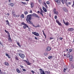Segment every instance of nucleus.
<instances>
[{"instance_id":"nucleus-1","label":"nucleus","mask_w":74,"mask_h":74,"mask_svg":"<svg viewBox=\"0 0 74 74\" xmlns=\"http://www.w3.org/2000/svg\"><path fill=\"white\" fill-rule=\"evenodd\" d=\"M35 16L36 18H38L39 19H40V17L38 16V15L35 13H33L32 15L31 14H29L27 16L26 21L29 24H31L33 26H34V25H33V23L31 21V18H32V16Z\"/></svg>"},{"instance_id":"nucleus-2","label":"nucleus","mask_w":74,"mask_h":74,"mask_svg":"<svg viewBox=\"0 0 74 74\" xmlns=\"http://www.w3.org/2000/svg\"><path fill=\"white\" fill-rule=\"evenodd\" d=\"M5 32L8 35V40H10V41H12V39H11V36H10V33L8 31H7L6 30H5Z\"/></svg>"},{"instance_id":"nucleus-3","label":"nucleus","mask_w":74,"mask_h":74,"mask_svg":"<svg viewBox=\"0 0 74 74\" xmlns=\"http://www.w3.org/2000/svg\"><path fill=\"white\" fill-rule=\"evenodd\" d=\"M17 55L18 56H20V58L22 59H24L25 58V54H23L17 53Z\"/></svg>"},{"instance_id":"nucleus-4","label":"nucleus","mask_w":74,"mask_h":74,"mask_svg":"<svg viewBox=\"0 0 74 74\" xmlns=\"http://www.w3.org/2000/svg\"><path fill=\"white\" fill-rule=\"evenodd\" d=\"M39 70L40 74H46L45 73L44 71L42 69H39Z\"/></svg>"},{"instance_id":"nucleus-5","label":"nucleus","mask_w":74,"mask_h":74,"mask_svg":"<svg viewBox=\"0 0 74 74\" xmlns=\"http://www.w3.org/2000/svg\"><path fill=\"white\" fill-rule=\"evenodd\" d=\"M56 9L55 8H54L53 12H54V14H56V15H58V14H59V12L58 11H56Z\"/></svg>"},{"instance_id":"nucleus-6","label":"nucleus","mask_w":74,"mask_h":74,"mask_svg":"<svg viewBox=\"0 0 74 74\" xmlns=\"http://www.w3.org/2000/svg\"><path fill=\"white\" fill-rule=\"evenodd\" d=\"M23 27L24 29H26V27H27L29 29H30V28H29V27L28 26V25H27V24H26L24 25V26H23Z\"/></svg>"},{"instance_id":"nucleus-7","label":"nucleus","mask_w":74,"mask_h":74,"mask_svg":"<svg viewBox=\"0 0 74 74\" xmlns=\"http://www.w3.org/2000/svg\"><path fill=\"white\" fill-rule=\"evenodd\" d=\"M43 5H44V6L45 7V8H48V6L47 5V4L46 3V2H45V1H44L43 2Z\"/></svg>"},{"instance_id":"nucleus-8","label":"nucleus","mask_w":74,"mask_h":74,"mask_svg":"<svg viewBox=\"0 0 74 74\" xmlns=\"http://www.w3.org/2000/svg\"><path fill=\"white\" fill-rule=\"evenodd\" d=\"M43 5H44V6L45 7V8H48V6L47 5V4L46 3V2H45V1H44L43 2Z\"/></svg>"},{"instance_id":"nucleus-9","label":"nucleus","mask_w":74,"mask_h":74,"mask_svg":"<svg viewBox=\"0 0 74 74\" xmlns=\"http://www.w3.org/2000/svg\"><path fill=\"white\" fill-rule=\"evenodd\" d=\"M63 21L64 23V25H66V26H68V25H69V23L68 22H67L66 23L65 22V21H64V19L63 20Z\"/></svg>"},{"instance_id":"nucleus-10","label":"nucleus","mask_w":74,"mask_h":74,"mask_svg":"<svg viewBox=\"0 0 74 74\" xmlns=\"http://www.w3.org/2000/svg\"><path fill=\"white\" fill-rule=\"evenodd\" d=\"M32 33L33 34H34L35 36H40V34H39L38 33H37L36 32H33Z\"/></svg>"},{"instance_id":"nucleus-11","label":"nucleus","mask_w":74,"mask_h":74,"mask_svg":"<svg viewBox=\"0 0 74 74\" xmlns=\"http://www.w3.org/2000/svg\"><path fill=\"white\" fill-rule=\"evenodd\" d=\"M56 23L58 24V25L59 26H62V24L60 23L59 22V21H58V20H56Z\"/></svg>"},{"instance_id":"nucleus-12","label":"nucleus","mask_w":74,"mask_h":74,"mask_svg":"<svg viewBox=\"0 0 74 74\" xmlns=\"http://www.w3.org/2000/svg\"><path fill=\"white\" fill-rule=\"evenodd\" d=\"M68 30L69 32H73V30H74V28H69L68 29Z\"/></svg>"},{"instance_id":"nucleus-13","label":"nucleus","mask_w":74,"mask_h":74,"mask_svg":"<svg viewBox=\"0 0 74 74\" xmlns=\"http://www.w3.org/2000/svg\"><path fill=\"white\" fill-rule=\"evenodd\" d=\"M55 1L58 4H60V0H55Z\"/></svg>"},{"instance_id":"nucleus-14","label":"nucleus","mask_w":74,"mask_h":74,"mask_svg":"<svg viewBox=\"0 0 74 74\" xmlns=\"http://www.w3.org/2000/svg\"><path fill=\"white\" fill-rule=\"evenodd\" d=\"M34 3L31 2L30 4L31 8H33V7H34Z\"/></svg>"},{"instance_id":"nucleus-15","label":"nucleus","mask_w":74,"mask_h":74,"mask_svg":"<svg viewBox=\"0 0 74 74\" xmlns=\"http://www.w3.org/2000/svg\"><path fill=\"white\" fill-rule=\"evenodd\" d=\"M24 17H25V15L23 14H22L20 16V18H21V19H22L23 18H24Z\"/></svg>"},{"instance_id":"nucleus-16","label":"nucleus","mask_w":74,"mask_h":74,"mask_svg":"<svg viewBox=\"0 0 74 74\" xmlns=\"http://www.w3.org/2000/svg\"><path fill=\"white\" fill-rule=\"evenodd\" d=\"M15 59L16 61V62H19V59L18 58V57H15Z\"/></svg>"},{"instance_id":"nucleus-17","label":"nucleus","mask_w":74,"mask_h":74,"mask_svg":"<svg viewBox=\"0 0 74 74\" xmlns=\"http://www.w3.org/2000/svg\"><path fill=\"white\" fill-rule=\"evenodd\" d=\"M51 48L50 47H47V50L48 51H51Z\"/></svg>"},{"instance_id":"nucleus-18","label":"nucleus","mask_w":74,"mask_h":74,"mask_svg":"<svg viewBox=\"0 0 74 74\" xmlns=\"http://www.w3.org/2000/svg\"><path fill=\"white\" fill-rule=\"evenodd\" d=\"M42 9L43 11H44V12H47V10L46 9V8H45V7H42Z\"/></svg>"},{"instance_id":"nucleus-19","label":"nucleus","mask_w":74,"mask_h":74,"mask_svg":"<svg viewBox=\"0 0 74 74\" xmlns=\"http://www.w3.org/2000/svg\"><path fill=\"white\" fill-rule=\"evenodd\" d=\"M16 71L18 73H21V71L19 70L18 68H17V69H16Z\"/></svg>"},{"instance_id":"nucleus-20","label":"nucleus","mask_w":74,"mask_h":74,"mask_svg":"<svg viewBox=\"0 0 74 74\" xmlns=\"http://www.w3.org/2000/svg\"><path fill=\"white\" fill-rule=\"evenodd\" d=\"M69 59L70 61H72L73 60V56H70Z\"/></svg>"},{"instance_id":"nucleus-21","label":"nucleus","mask_w":74,"mask_h":74,"mask_svg":"<svg viewBox=\"0 0 74 74\" xmlns=\"http://www.w3.org/2000/svg\"><path fill=\"white\" fill-rule=\"evenodd\" d=\"M5 66H9V63L7 62H4Z\"/></svg>"},{"instance_id":"nucleus-22","label":"nucleus","mask_w":74,"mask_h":74,"mask_svg":"<svg viewBox=\"0 0 74 74\" xmlns=\"http://www.w3.org/2000/svg\"><path fill=\"white\" fill-rule=\"evenodd\" d=\"M9 5L11 6V7H14V4H13V3H10Z\"/></svg>"},{"instance_id":"nucleus-23","label":"nucleus","mask_w":74,"mask_h":74,"mask_svg":"<svg viewBox=\"0 0 74 74\" xmlns=\"http://www.w3.org/2000/svg\"><path fill=\"white\" fill-rule=\"evenodd\" d=\"M17 51L18 52V53H20V54H21V52H22V50H18Z\"/></svg>"},{"instance_id":"nucleus-24","label":"nucleus","mask_w":74,"mask_h":74,"mask_svg":"<svg viewBox=\"0 0 74 74\" xmlns=\"http://www.w3.org/2000/svg\"><path fill=\"white\" fill-rule=\"evenodd\" d=\"M5 55L6 56H8L9 59H10V55H9L7 53L5 54Z\"/></svg>"},{"instance_id":"nucleus-25","label":"nucleus","mask_w":74,"mask_h":74,"mask_svg":"<svg viewBox=\"0 0 74 74\" xmlns=\"http://www.w3.org/2000/svg\"><path fill=\"white\" fill-rule=\"evenodd\" d=\"M42 32H43V34L44 36H45V38H46V35H45V33H44V31L43 30H42Z\"/></svg>"},{"instance_id":"nucleus-26","label":"nucleus","mask_w":74,"mask_h":74,"mask_svg":"<svg viewBox=\"0 0 74 74\" xmlns=\"http://www.w3.org/2000/svg\"><path fill=\"white\" fill-rule=\"evenodd\" d=\"M26 62L27 63V65H30L31 64V63H30L29 61H26Z\"/></svg>"},{"instance_id":"nucleus-27","label":"nucleus","mask_w":74,"mask_h":74,"mask_svg":"<svg viewBox=\"0 0 74 74\" xmlns=\"http://www.w3.org/2000/svg\"><path fill=\"white\" fill-rule=\"evenodd\" d=\"M72 51H73V49H70L69 50V53H70V52H71Z\"/></svg>"},{"instance_id":"nucleus-28","label":"nucleus","mask_w":74,"mask_h":74,"mask_svg":"<svg viewBox=\"0 0 74 74\" xmlns=\"http://www.w3.org/2000/svg\"><path fill=\"white\" fill-rule=\"evenodd\" d=\"M7 23V25H8L9 26H10V23H9V22L8 21V20H7L6 21Z\"/></svg>"},{"instance_id":"nucleus-29","label":"nucleus","mask_w":74,"mask_h":74,"mask_svg":"<svg viewBox=\"0 0 74 74\" xmlns=\"http://www.w3.org/2000/svg\"><path fill=\"white\" fill-rule=\"evenodd\" d=\"M66 57H67V58H69V57H70V54L67 53L66 55Z\"/></svg>"},{"instance_id":"nucleus-30","label":"nucleus","mask_w":74,"mask_h":74,"mask_svg":"<svg viewBox=\"0 0 74 74\" xmlns=\"http://www.w3.org/2000/svg\"><path fill=\"white\" fill-rule=\"evenodd\" d=\"M24 13L25 15H27V14H28V12L27 11H26L24 12Z\"/></svg>"},{"instance_id":"nucleus-31","label":"nucleus","mask_w":74,"mask_h":74,"mask_svg":"<svg viewBox=\"0 0 74 74\" xmlns=\"http://www.w3.org/2000/svg\"><path fill=\"white\" fill-rule=\"evenodd\" d=\"M17 45H18V46H19V47H21V45H20V44L18 42H17Z\"/></svg>"},{"instance_id":"nucleus-32","label":"nucleus","mask_w":74,"mask_h":74,"mask_svg":"<svg viewBox=\"0 0 74 74\" xmlns=\"http://www.w3.org/2000/svg\"><path fill=\"white\" fill-rule=\"evenodd\" d=\"M72 7L74 8V1H73V4L72 5Z\"/></svg>"},{"instance_id":"nucleus-33","label":"nucleus","mask_w":74,"mask_h":74,"mask_svg":"<svg viewBox=\"0 0 74 74\" xmlns=\"http://www.w3.org/2000/svg\"><path fill=\"white\" fill-rule=\"evenodd\" d=\"M21 3H22L23 4H25V5H26V2H21Z\"/></svg>"},{"instance_id":"nucleus-34","label":"nucleus","mask_w":74,"mask_h":74,"mask_svg":"<svg viewBox=\"0 0 74 74\" xmlns=\"http://www.w3.org/2000/svg\"><path fill=\"white\" fill-rule=\"evenodd\" d=\"M52 58V56H49L48 57V58L49 59H51Z\"/></svg>"},{"instance_id":"nucleus-35","label":"nucleus","mask_w":74,"mask_h":74,"mask_svg":"<svg viewBox=\"0 0 74 74\" xmlns=\"http://www.w3.org/2000/svg\"><path fill=\"white\" fill-rule=\"evenodd\" d=\"M45 73H46L47 74H49L50 73L48 71H45Z\"/></svg>"},{"instance_id":"nucleus-36","label":"nucleus","mask_w":74,"mask_h":74,"mask_svg":"<svg viewBox=\"0 0 74 74\" xmlns=\"http://www.w3.org/2000/svg\"><path fill=\"white\" fill-rule=\"evenodd\" d=\"M19 16H20V15L19 14L16 15V17H17V18H18V17H19Z\"/></svg>"},{"instance_id":"nucleus-37","label":"nucleus","mask_w":74,"mask_h":74,"mask_svg":"<svg viewBox=\"0 0 74 74\" xmlns=\"http://www.w3.org/2000/svg\"><path fill=\"white\" fill-rule=\"evenodd\" d=\"M46 3L47 4H49L50 3H49V1H47V2H46Z\"/></svg>"},{"instance_id":"nucleus-38","label":"nucleus","mask_w":74,"mask_h":74,"mask_svg":"<svg viewBox=\"0 0 74 74\" xmlns=\"http://www.w3.org/2000/svg\"><path fill=\"white\" fill-rule=\"evenodd\" d=\"M15 13V11H14V10H12V14H13Z\"/></svg>"},{"instance_id":"nucleus-39","label":"nucleus","mask_w":74,"mask_h":74,"mask_svg":"<svg viewBox=\"0 0 74 74\" xmlns=\"http://www.w3.org/2000/svg\"><path fill=\"white\" fill-rule=\"evenodd\" d=\"M60 1H61V2H62V3H63V4H64V1H63V0H60Z\"/></svg>"},{"instance_id":"nucleus-40","label":"nucleus","mask_w":74,"mask_h":74,"mask_svg":"<svg viewBox=\"0 0 74 74\" xmlns=\"http://www.w3.org/2000/svg\"><path fill=\"white\" fill-rule=\"evenodd\" d=\"M57 16H54L55 19H57Z\"/></svg>"},{"instance_id":"nucleus-41","label":"nucleus","mask_w":74,"mask_h":74,"mask_svg":"<svg viewBox=\"0 0 74 74\" xmlns=\"http://www.w3.org/2000/svg\"><path fill=\"white\" fill-rule=\"evenodd\" d=\"M20 67L21 68V69H23L24 68V67L23 66L20 65Z\"/></svg>"},{"instance_id":"nucleus-42","label":"nucleus","mask_w":74,"mask_h":74,"mask_svg":"<svg viewBox=\"0 0 74 74\" xmlns=\"http://www.w3.org/2000/svg\"><path fill=\"white\" fill-rule=\"evenodd\" d=\"M66 69H64L63 70L64 72H66Z\"/></svg>"},{"instance_id":"nucleus-43","label":"nucleus","mask_w":74,"mask_h":74,"mask_svg":"<svg viewBox=\"0 0 74 74\" xmlns=\"http://www.w3.org/2000/svg\"><path fill=\"white\" fill-rule=\"evenodd\" d=\"M26 24L24 23H21V24L22 25H24L25 24Z\"/></svg>"},{"instance_id":"nucleus-44","label":"nucleus","mask_w":74,"mask_h":74,"mask_svg":"<svg viewBox=\"0 0 74 74\" xmlns=\"http://www.w3.org/2000/svg\"><path fill=\"white\" fill-rule=\"evenodd\" d=\"M23 71H26V70H25V69H23Z\"/></svg>"},{"instance_id":"nucleus-45","label":"nucleus","mask_w":74,"mask_h":74,"mask_svg":"<svg viewBox=\"0 0 74 74\" xmlns=\"http://www.w3.org/2000/svg\"><path fill=\"white\" fill-rule=\"evenodd\" d=\"M60 40H63V38H62L60 37Z\"/></svg>"},{"instance_id":"nucleus-46","label":"nucleus","mask_w":74,"mask_h":74,"mask_svg":"<svg viewBox=\"0 0 74 74\" xmlns=\"http://www.w3.org/2000/svg\"><path fill=\"white\" fill-rule=\"evenodd\" d=\"M13 15L14 17H15V14H13Z\"/></svg>"},{"instance_id":"nucleus-47","label":"nucleus","mask_w":74,"mask_h":74,"mask_svg":"<svg viewBox=\"0 0 74 74\" xmlns=\"http://www.w3.org/2000/svg\"><path fill=\"white\" fill-rule=\"evenodd\" d=\"M31 72L33 74H34V71H32Z\"/></svg>"},{"instance_id":"nucleus-48","label":"nucleus","mask_w":74,"mask_h":74,"mask_svg":"<svg viewBox=\"0 0 74 74\" xmlns=\"http://www.w3.org/2000/svg\"><path fill=\"white\" fill-rule=\"evenodd\" d=\"M71 4V3L70 2H69L68 3V4L70 5V4Z\"/></svg>"},{"instance_id":"nucleus-49","label":"nucleus","mask_w":74,"mask_h":74,"mask_svg":"<svg viewBox=\"0 0 74 74\" xmlns=\"http://www.w3.org/2000/svg\"><path fill=\"white\" fill-rule=\"evenodd\" d=\"M53 38H50V40H52Z\"/></svg>"},{"instance_id":"nucleus-50","label":"nucleus","mask_w":74,"mask_h":74,"mask_svg":"<svg viewBox=\"0 0 74 74\" xmlns=\"http://www.w3.org/2000/svg\"><path fill=\"white\" fill-rule=\"evenodd\" d=\"M64 1L65 3H66L67 2V0H64Z\"/></svg>"},{"instance_id":"nucleus-51","label":"nucleus","mask_w":74,"mask_h":74,"mask_svg":"<svg viewBox=\"0 0 74 74\" xmlns=\"http://www.w3.org/2000/svg\"><path fill=\"white\" fill-rule=\"evenodd\" d=\"M29 13H33V12H32V10H30V12H29Z\"/></svg>"},{"instance_id":"nucleus-52","label":"nucleus","mask_w":74,"mask_h":74,"mask_svg":"<svg viewBox=\"0 0 74 74\" xmlns=\"http://www.w3.org/2000/svg\"><path fill=\"white\" fill-rule=\"evenodd\" d=\"M22 60H23V61H24L25 62H26V61H26V60H23V59Z\"/></svg>"},{"instance_id":"nucleus-53","label":"nucleus","mask_w":74,"mask_h":74,"mask_svg":"<svg viewBox=\"0 0 74 74\" xmlns=\"http://www.w3.org/2000/svg\"><path fill=\"white\" fill-rule=\"evenodd\" d=\"M41 12H42H42L43 11H42V9L41 10Z\"/></svg>"},{"instance_id":"nucleus-54","label":"nucleus","mask_w":74,"mask_h":74,"mask_svg":"<svg viewBox=\"0 0 74 74\" xmlns=\"http://www.w3.org/2000/svg\"><path fill=\"white\" fill-rule=\"evenodd\" d=\"M7 15H8V16H9L10 15V14L9 13H8Z\"/></svg>"},{"instance_id":"nucleus-55","label":"nucleus","mask_w":74,"mask_h":74,"mask_svg":"<svg viewBox=\"0 0 74 74\" xmlns=\"http://www.w3.org/2000/svg\"><path fill=\"white\" fill-rule=\"evenodd\" d=\"M64 56H66V54H65V53H64Z\"/></svg>"},{"instance_id":"nucleus-56","label":"nucleus","mask_w":74,"mask_h":74,"mask_svg":"<svg viewBox=\"0 0 74 74\" xmlns=\"http://www.w3.org/2000/svg\"><path fill=\"white\" fill-rule=\"evenodd\" d=\"M35 40H37V38L36 37H35Z\"/></svg>"},{"instance_id":"nucleus-57","label":"nucleus","mask_w":74,"mask_h":74,"mask_svg":"<svg viewBox=\"0 0 74 74\" xmlns=\"http://www.w3.org/2000/svg\"><path fill=\"white\" fill-rule=\"evenodd\" d=\"M37 13H38V14H40V11H38L37 12Z\"/></svg>"},{"instance_id":"nucleus-58","label":"nucleus","mask_w":74,"mask_h":74,"mask_svg":"<svg viewBox=\"0 0 74 74\" xmlns=\"http://www.w3.org/2000/svg\"><path fill=\"white\" fill-rule=\"evenodd\" d=\"M0 73H3L2 72H1V70L0 69Z\"/></svg>"},{"instance_id":"nucleus-59","label":"nucleus","mask_w":74,"mask_h":74,"mask_svg":"<svg viewBox=\"0 0 74 74\" xmlns=\"http://www.w3.org/2000/svg\"><path fill=\"white\" fill-rule=\"evenodd\" d=\"M66 50L67 52V51H69V49H66Z\"/></svg>"},{"instance_id":"nucleus-60","label":"nucleus","mask_w":74,"mask_h":74,"mask_svg":"<svg viewBox=\"0 0 74 74\" xmlns=\"http://www.w3.org/2000/svg\"><path fill=\"white\" fill-rule=\"evenodd\" d=\"M1 42H0V44H1V45H2V43H1Z\"/></svg>"},{"instance_id":"nucleus-61","label":"nucleus","mask_w":74,"mask_h":74,"mask_svg":"<svg viewBox=\"0 0 74 74\" xmlns=\"http://www.w3.org/2000/svg\"><path fill=\"white\" fill-rule=\"evenodd\" d=\"M45 55H48V53H45Z\"/></svg>"},{"instance_id":"nucleus-62","label":"nucleus","mask_w":74,"mask_h":74,"mask_svg":"<svg viewBox=\"0 0 74 74\" xmlns=\"http://www.w3.org/2000/svg\"><path fill=\"white\" fill-rule=\"evenodd\" d=\"M41 0H39V3H41Z\"/></svg>"},{"instance_id":"nucleus-63","label":"nucleus","mask_w":74,"mask_h":74,"mask_svg":"<svg viewBox=\"0 0 74 74\" xmlns=\"http://www.w3.org/2000/svg\"><path fill=\"white\" fill-rule=\"evenodd\" d=\"M25 1H29V0H25Z\"/></svg>"},{"instance_id":"nucleus-64","label":"nucleus","mask_w":74,"mask_h":74,"mask_svg":"<svg viewBox=\"0 0 74 74\" xmlns=\"http://www.w3.org/2000/svg\"><path fill=\"white\" fill-rule=\"evenodd\" d=\"M9 3H10V2H11V0H9Z\"/></svg>"}]
</instances>
